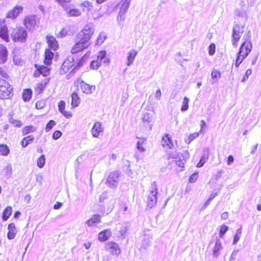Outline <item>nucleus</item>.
Listing matches in <instances>:
<instances>
[{
    "instance_id": "nucleus-4",
    "label": "nucleus",
    "mask_w": 261,
    "mask_h": 261,
    "mask_svg": "<svg viewBox=\"0 0 261 261\" xmlns=\"http://www.w3.org/2000/svg\"><path fill=\"white\" fill-rule=\"evenodd\" d=\"M158 189L155 182L151 184L149 194L147 198V206L151 208L155 206L157 202Z\"/></svg>"
},
{
    "instance_id": "nucleus-7",
    "label": "nucleus",
    "mask_w": 261,
    "mask_h": 261,
    "mask_svg": "<svg viewBox=\"0 0 261 261\" xmlns=\"http://www.w3.org/2000/svg\"><path fill=\"white\" fill-rule=\"evenodd\" d=\"M40 19L36 15H30L26 17L23 21V24L29 30H34L38 27Z\"/></svg>"
},
{
    "instance_id": "nucleus-30",
    "label": "nucleus",
    "mask_w": 261,
    "mask_h": 261,
    "mask_svg": "<svg viewBox=\"0 0 261 261\" xmlns=\"http://www.w3.org/2000/svg\"><path fill=\"white\" fill-rule=\"evenodd\" d=\"M71 107L72 108H74L79 106L80 103V99L77 95L75 92L73 93L71 95Z\"/></svg>"
},
{
    "instance_id": "nucleus-27",
    "label": "nucleus",
    "mask_w": 261,
    "mask_h": 261,
    "mask_svg": "<svg viewBox=\"0 0 261 261\" xmlns=\"http://www.w3.org/2000/svg\"><path fill=\"white\" fill-rule=\"evenodd\" d=\"M106 50L100 51L97 57V60L100 61L102 63L103 62L106 65H108L110 62L109 58H106Z\"/></svg>"
},
{
    "instance_id": "nucleus-21",
    "label": "nucleus",
    "mask_w": 261,
    "mask_h": 261,
    "mask_svg": "<svg viewBox=\"0 0 261 261\" xmlns=\"http://www.w3.org/2000/svg\"><path fill=\"white\" fill-rule=\"evenodd\" d=\"M7 49L6 47L0 44V63H4L7 60Z\"/></svg>"
},
{
    "instance_id": "nucleus-53",
    "label": "nucleus",
    "mask_w": 261,
    "mask_h": 261,
    "mask_svg": "<svg viewBox=\"0 0 261 261\" xmlns=\"http://www.w3.org/2000/svg\"><path fill=\"white\" fill-rule=\"evenodd\" d=\"M215 53V45L211 44L208 47V54L211 56L214 55Z\"/></svg>"
},
{
    "instance_id": "nucleus-29",
    "label": "nucleus",
    "mask_w": 261,
    "mask_h": 261,
    "mask_svg": "<svg viewBox=\"0 0 261 261\" xmlns=\"http://www.w3.org/2000/svg\"><path fill=\"white\" fill-rule=\"evenodd\" d=\"M204 151L205 152V153H205L204 155H203L201 157L200 161L197 165V167L198 168L202 167L203 166L204 164L207 161V160L208 159V156H209L208 155V151H209L208 148L204 149Z\"/></svg>"
},
{
    "instance_id": "nucleus-19",
    "label": "nucleus",
    "mask_w": 261,
    "mask_h": 261,
    "mask_svg": "<svg viewBox=\"0 0 261 261\" xmlns=\"http://www.w3.org/2000/svg\"><path fill=\"white\" fill-rule=\"evenodd\" d=\"M111 234L112 232L110 229H106L99 233L98 239L100 242L106 241L111 237Z\"/></svg>"
},
{
    "instance_id": "nucleus-5",
    "label": "nucleus",
    "mask_w": 261,
    "mask_h": 261,
    "mask_svg": "<svg viewBox=\"0 0 261 261\" xmlns=\"http://www.w3.org/2000/svg\"><path fill=\"white\" fill-rule=\"evenodd\" d=\"M176 155V153H172L169 154V158H172L174 159L173 160V162L179 167L184 168L187 160L189 158L190 155L188 151L187 150L184 151L180 154V156L178 159L175 157Z\"/></svg>"
},
{
    "instance_id": "nucleus-50",
    "label": "nucleus",
    "mask_w": 261,
    "mask_h": 261,
    "mask_svg": "<svg viewBox=\"0 0 261 261\" xmlns=\"http://www.w3.org/2000/svg\"><path fill=\"white\" fill-rule=\"evenodd\" d=\"M56 125V122L54 120H50L47 124L45 128L46 132H49Z\"/></svg>"
},
{
    "instance_id": "nucleus-43",
    "label": "nucleus",
    "mask_w": 261,
    "mask_h": 261,
    "mask_svg": "<svg viewBox=\"0 0 261 261\" xmlns=\"http://www.w3.org/2000/svg\"><path fill=\"white\" fill-rule=\"evenodd\" d=\"M40 72L44 76H46L49 74L50 68L44 66H39Z\"/></svg>"
},
{
    "instance_id": "nucleus-31",
    "label": "nucleus",
    "mask_w": 261,
    "mask_h": 261,
    "mask_svg": "<svg viewBox=\"0 0 261 261\" xmlns=\"http://www.w3.org/2000/svg\"><path fill=\"white\" fill-rule=\"evenodd\" d=\"M146 144V139L144 138H139V141L137 143V148L139 151L141 152H144L145 149L144 146Z\"/></svg>"
},
{
    "instance_id": "nucleus-58",
    "label": "nucleus",
    "mask_w": 261,
    "mask_h": 261,
    "mask_svg": "<svg viewBox=\"0 0 261 261\" xmlns=\"http://www.w3.org/2000/svg\"><path fill=\"white\" fill-rule=\"evenodd\" d=\"M197 177H198V174L194 173L190 177L189 181L190 182H194L197 180Z\"/></svg>"
},
{
    "instance_id": "nucleus-2",
    "label": "nucleus",
    "mask_w": 261,
    "mask_h": 261,
    "mask_svg": "<svg viewBox=\"0 0 261 261\" xmlns=\"http://www.w3.org/2000/svg\"><path fill=\"white\" fill-rule=\"evenodd\" d=\"M12 40L15 42L24 43L28 38V33L25 28L21 27H16L13 28L10 33Z\"/></svg>"
},
{
    "instance_id": "nucleus-44",
    "label": "nucleus",
    "mask_w": 261,
    "mask_h": 261,
    "mask_svg": "<svg viewBox=\"0 0 261 261\" xmlns=\"http://www.w3.org/2000/svg\"><path fill=\"white\" fill-rule=\"evenodd\" d=\"M189 99L188 97H185L183 99L181 111L185 112L188 109Z\"/></svg>"
},
{
    "instance_id": "nucleus-13",
    "label": "nucleus",
    "mask_w": 261,
    "mask_h": 261,
    "mask_svg": "<svg viewBox=\"0 0 261 261\" xmlns=\"http://www.w3.org/2000/svg\"><path fill=\"white\" fill-rule=\"evenodd\" d=\"M73 62L74 59L73 57H68L66 59L61 67L60 73L64 74L67 72L74 65Z\"/></svg>"
},
{
    "instance_id": "nucleus-60",
    "label": "nucleus",
    "mask_w": 261,
    "mask_h": 261,
    "mask_svg": "<svg viewBox=\"0 0 261 261\" xmlns=\"http://www.w3.org/2000/svg\"><path fill=\"white\" fill-rule=\"evenodd\" d=\"M67 34V30L65 29H63L59 33L58 36L61 38L65 37Z\"/></svg>"
},
{
    "instance_id": "nucleus-28",
    "label": "nucleus",
    "mask_w": 261,
    "mask_h": 261,
    "mask_svg": "<svg viewBox=\"0 0 261 261\" xmlns=\"http://www.w3.org/2000/svg\"><path fill=\"white\" fill-rule=\"evenodd\" d=\"M65 10L67 11V15L68 17H77L81 15V12L78 9H70L68 10L66 7Z\"/></svg>"
},
{
    "instance_id": "nucleus-15",
    "label": "nucleus",
    "mask_w": 261,
    "mask_h": 261,
    "mask_svg": "<svg viewBox=\"0 0 261 261\" xmlns=\"http://www.w3.org/2000/svg\"><path fill=\"white\" fill-rule=\"evenodd\" d=\"M161 144L166 148L171 149L174 146L173 143L168 134H166L162 137Z\"/></svg>"
},
{
    "instance_id": "nucleus-40",
    "label": "nucleus",
    "mask_w": 261,
    "mask_h": 261,
    "mask_svg": "<svg viewBox=\"0 0 261 261\" xmlns=\"http://www.w3.org/2000/svg\"><path fill=\"white\" fill-rule=\"evenodd\" d=\"M142 121L144 123L149 124L152 122V116L149 113H145L142 116Z\"/></svg>"
},
{
    "instance_id": "nucleus-3",
    "label": "nucleus",
    "mask_w": 261,
    "mask_h": 261,
    "mask_svg": "<svg viewBox=\"0 0 261 261\" xmlns=\"http://www.w3.org/2000/svg\"><path fill=\"white\" fill-rule=\"evenodd\" d=\"M252 49V44L250 41H245L241 46L236 60L235 66L238 67L240 64L249 55Z\"/></svg>"
},
{
    "instance_id": "nucleus-22",
    "label": "nucleus",
    "mask_w": 261,
    "mask_h": 261,
    "mask_svg": "<svg viewBox=\"0 0 261 261\" xmlns=\"http://www.w3.org/2000/svg\"><path fill=\"white\" fill-rule=\"evenodd\" d=\"M54 53L50 50L49 49H47L45 51V59L44 61V64L49 65L52 63V60L54 57Z\"/></svg>"
},
{
    "instance_id": "nucleus-62",
    "label": "nucleus",
    "mask_w": 261,
    "mask_h": 261,
    "mask_svg": "<svg viewBox=\"0 0 261 261\" xmlns=\"http://www.w3.org/2000/svg\"><path fill=\"white\" fill-rule=\"evenodd\" d=\"M241 237V236L238 234H235L234 236L233 240V244H236L237 242L239 241Z\"/></svg>"
},
{
    "instance_id": "nucleus-39",
    "label": "nucleus",
    "mask_w": 261,
    "mask_h": 261,
    "mask_svg": "<svg viewBox=\"0 0 261 261\" xmlns=\"http://www.w3.org/2000/svg\"><path fill=\"white\" fill-rule=\"evenodd\" d=\"M211 76L215 82H217L221 78V74L219 71L213 69L211 72Z\"/></svg>"
},
{
    "instance_id": "nucleus-38",
    "label": "nucleus",
    "mask_w": 261,
    "mask_h": 261,
    "mask_svg": "<svg viewBox=\"0 0 261 261\" xmlns=\"http://www.w3.org/2000/svg\"><path fill=\"white\" fill-rule=\"evenodd\" d=\"M235 14L237 16L241 17L245 19H247V13L246 11L242 7L241 9H237L235 10Z\"/></svg>"
},
{
    "instance_id": "nucleus-10",
    "label": "nucleus",
    "mask_w": 261,
    "mask_h": 261,
    "mask_svg": "<svg viewBox=\"0 0 261 261\" xmlns=\"http://www.w3.org/2000/svg\"><path fill=\"white\" fill-rule=\"evenodd\" d=\"M75 84L77 87H80L82 92L87 94L92 93L96 89L94 85H90L82 81L81 79H78L75 82Z\"/></svg>"
},
{
    "instance_id": "nucleus-24",
    "label": "nucleus",
    "mask_w": 261,
    "mask_h": 261,
    "mask_svg": "<svg viewBox=\"0 0 261 261\" xmlns=\"http://www.w3.org/2000/svg\"><path fill=\"white\" fill-rule=\"evenodd\" d=\"M80 6L82 8L83 11L86 12L92 11L93 8L92 3L88 1H84Z\"/></svg>"
},
{
    "instance_id": "nucleus-8",
    "label": "nucleus",
    "mask_w": 261,
    "mask_h": 261,
    "mask_svg": "<svg viewBox=\"0 0 261 261\" xmlns=\"http://www.w3.org/2000/svg\"><path fill=\"white\" fill-rule=\"evenodd\" d=\"M131 0H122L117 5L120 10L117 16L118 21H122L125 19V14L129 7Z\"/></svg>"
},
{
    "instance_id": "nucleus-56",
    "label": "nucleus",
    "mask_w": 261,
    "mask_h": 261,
    "mask_svg": "<svg viewBox=\"0 0 261 261\" xmlns=\"http://www.w3.org/2000/svg\"><path fill=\"white\" fill-rule=\"evenodd\" d=\"M59 110L61 113L65 110V102L64 101H60L58 103Z\"/></svg>"
},
{
    "instance_id": "nucleus-32",
    "label": "nucleus",
    "mask_w": 261,
    "mask_h": 261,
    "mask_svg": "<svg viewBox=\"0 0 261 261\" xmlns=\"http://www.w3.org/2000/svg\"><path fill=\"white\" fill-rule=\"evenodd\" d=\"M34 137L33 136H28L24 137L21 141V145L22 147H26L30 143L33 142Z\"/></svg>"
},
{
    "instance_id": "nucleus-1",
    "label": "nucleus",
    "mask_w": 261,
    "mask_h": 261,
    "mask_svg": "<svg viewBox=\"0 0 261 261\" xmlns=\"http://www.w3.org/2000/svg\"><path fill=\"white\" fill-rule=\"evenodd\" d=\"M95 30L92 23H88L75 36V43L71 49L73 54L88 48L91 44L90 39Z\"/></svg>"
},
{
    "instance_id": "nucleus-55",
    "label": "nucleus",
    "mask_w": 261,
    "mask_h": 261,
    "mask_svg": "<svg viewBox=\"0 0 261 261\" xmlns=\"http://www.w3.org/2000/svg\"><path fill=\"white\" fill-rule=\"evenodd\" d=\"M238 252H239V251L236 250H234L232 251V252L230 255V257L229 258V261H234L235 260V259L237 258Z\"/></svg>"
},
{
    "instance_id": "nucleus-61",
    "label": "nucleus",
    "mask_w": 261,
    "mask_h": 261,
    "mask_svg": "<svg viewBox=\"0 0 261 261\" xmlns=\"http://www.w3.org/2000/svg\"><path fill=\"white\" fill-rule=\"evenodd\" d=\"M61 113L67 118H69L72 116L70 112L65 111V110L62 112Z\"/></svg>"
},
{
    "instance_id": "nucleus-20",
    "label": "nucleus",
    "mask_w": 261,
    "mask_h": 261,
    "mask_svg": "<svg viewBox=\"0 0 261 261\" xmlns=\"http://www.w3.org/2000/svg\"><path fill=\"white\" fill-rule=\"evenodd\" d=\"M8 229L9 230L7 234V237L8 239H13L15 238L17 232L15 224L13 223L9 224L8 227Z\"/></svg>"
},
{
    "instance_id": "nucleus-17",
    "label": "nucleus",
    "mask_w": 261,
    "mask_h": 261,
    "mask_svg": "<svg viewBox=\"0 0 261 261\" xmlns=\"http://www.w3.org/2000/svg\"><path fill=\"white\" fill-rule=\"evenodd\" d=\"M103 132V128L101 127V123L98 122L94 123L93 127L91 129V133L93 137L97 138L99 133Z\"/></svg>"
},
{
    "instance_id": "nucleus-37",
    "label": "nucleus",
    "mask_w": 261,
    "mask_h": 261,
    "mask_svg": "<svg viewBox=\"0 0 261 261\" xmlns=\"http://www.w3.org/2000/svg\"><path fill=\"white\" fill-rule=\"evenodd\" d=\"M12 207L10 206H7L4 211L3 215V219L4 221H6L8 219L10 216L12 214Z\"/></svg>"
},
{
    "instance_id": "nucleus-63",
    "label": "nucleus",
    "mask_w": 261,
    "mask_h": 261,
    "mask_svg": "<svg viewBox=\"0 0 261 261\" xmlns=\"http://www.w3.org/2000/svg\"><path fill=\"white\" fill-rule=\"evenodd\" d=\"M35 67L37 68V70L35 71L34 73V75L35 77H38L40 74H41L39 67H38L37 65H35Z\"/></svg>"
},
{
    "instance_id": "nucleus-47",
    "label": "nucleus",
    "mask_w": 261,
    "mask_h": 261,
    "mask_svg": "<svg viewBox=\"0 0 261 261\" xmlns=\"http://www.w3.org/2000/svg\"><path fill=\"white\" fill-rule=\"evenodd\" d=\"M0 77L4 79H8L9 77V75L5 66L0 67Z\"/></svg>"
},
{
    "instance_id": "nucleus-25",
    "label": "nucleus",
    "mask_w": 261,
    "mask_h": 261,
    "mask_svg": "<svg viewBox=\"0 0 261 261\" xmlns=\"http://www.w3.org/2000/svg\"><path fill=\"white\" fill-rule=\"evenodd\" d=\"M138 53L137 51L135 49H132L128 53V55L127 57V65L130 66L131 65L137 56Z\"/></svg>"
},
{
    "instance_id": "nucleus-16",
    "label": "nucleus",
    "mask_w": 261,
    "mask_h": 261,
    "mask_svg": "<svg viewBox=\"0 0 261 261\" xmlns=\"http://www.w3.org/2000/svg\"><path fill=\"white\" fill-rule=\"evenodd\" d=\"M46 40L49 48L54 50H57L59 48V44L56 39L52 36H47Z\"/></svg>"
},
{
    "instance_id": "nucleus-57",
    "label": "nucleus",
    "mask_w": 261,
    "mask_h": 261,
    "mask_svg": "<svg viewBox=\"0 0 261 261\" xmlns=\"http://www.w3.org/2000/svg\"><path fill=\"white\" fill-rule=\"evenodd\" d=\"M62 135V133L59 130H56L54 132L53 135V138L54 140L58 139Z\"/></svg>"
},
{
    "instance_id": "nucleus-11",
    "label": "nucleus",
    "mask_w": 261,
    "mask_h": 261,
    "mask_svg": "<svg viewBox=\"0 0 261 261\" xmlns=\"http://www.w3.org/2000/svg\"><path fill=\"white\" fill-rule=\"evenodd\" d=\"M244 27L236 24L233 27L232 33V44L235 46H237V42L240 40L244 32Z\"/></svg>"
},
{
    "instance_id": "nucleus-18",
    "label": "nucleus",
    "mask_w": 261,
    "mask_h": 261,
    "mask_svg": "<svg viewBox=\"0 0 261 261\" xmlns=\"http://www.w3.org/2000/svg\"><path fill=\"white\" fill-rule=\"evenodd\" d=\"M222 245L221 241L219 239H217L216 241L215 244L213 251V256L217 258L220 254V251L222 249Z\"/></svg>"
},
{
    "instance_id": "nucleus-48",
    "label": "nucleus",
    "mask_w": 261,
    "mask_h": 261,
    "mask_svg": "<svg viewBox=\"0 0 261 261\" xmlns=\"http://www.w3.org/2000/svg\"><path fill=\"white\" fill-rule=\"evenodd\" d=\"M228 229V227L225 225H222L220 226V230H219V236L220 238H223L224 234L226 232V231Z\"/></svg>"
},
{
    "instance_id": "nucleus-52",
    "label": "nucleus",
    "mask_w": 261,
    "mask_h": 261,
    "mask_svg": "<svg viewBox=\"0 0 261 261\" xmlns=\"http://www.w3.org/2000/svg\"><path fill=\"white\" fill-rule=\"evenodd\" d=\"M64 9L66 8V4L69 3L71 0H56Z\"/></svg>"
},
{
    "instance_id": "nucleus-51",
    "label": "nucleus",
    "mask_w": 261,
    "mask_h": 261,
    "mask_svg": "<svg viewBox=\"0 0 261 261\" xmlns=\"http://www.w3.org/2000/svg\"><path fill=\"white\" fill-rule=\"evenodd\" d=\"M9 122L16 127H20L22 125V123L20 120H15L13 118L10 119Z\"/></svg>"
},
{
    "instance_id": "nucleus-14",
    "label": "nucleus",
    "mask_w": 261,
    "mask_h": 261,
    "mask_svg": "<svg viewBox=\"0 0 261 261\" xmlns=\"http://www.w3.org/2000/svg\"><path fill=\"white\" fill-rule=\"evenodd\" d=\"M22 10L23 8L21 6H16L13 10H11L8 12L7 17L11 19H15L20 13L22 12Z\"/></svg>"
},
{
    "instance_id": "nucleus-33",
    "label": "nucleus",
    "mask_w": 261,
    "mask_h": 261,
    "mask_svg": "<svg viewBox=\"0 0 261 261\" xmlns=\"http://www.w3.org/2000/svg\"><path fill=\"white\" fill-rule=\"evenodd\" d=\"M12 173V166L8 164L3 170V174L7 177L9 178Z\"/></svg>"
},
{
    "instance_id": "nucleus-54",
    "label": "nucleus",
    "mask_w": 261,
    "mask_h": 261,
    "mask_svg": "<svg viewBox=\"0 0 261 261\" xmlns=\"http://www.w3.org/2000/svg\"><path fill=\"white\" fill-rule=\"evenodd\" d=\"M128 98V94L127 93H122V98L121 100V105L123 106Z\"/></svg>"
},
{
    "instance_id": "nucleus-59",
    "label": "nucleus",
    "mask_w": 261,
    "mask_h": 261,
    "mask_svg": "<svg viewBox=\"0 0 261 261\" xmlns=\"http://www.w3.org/2000/svg\"><path fill=\"white\" fill-rule=\"evenodd\" d=\"M45 103L43 101H38L36 103V107L38 109H42L44 107Z\"/></svg>"
},
{
    "instance_id": "nucleus-6",
    "label": "nucleus",
    "mask_w": 261,
    "mask_h": 261,
    "mask_svg": "<svg viewBox=\"0 0 261 261\" xmlns=\"http://www.w3.org/2000/svg\"><path fill=\"white\" fill-rule=\"evenodd\" d=\"M12 88L5 80H0V98L8 99L10 97Z\"/></svg>"
},
{
    "instance_id": "nucleus-23",
    "label": "nucleus",
    "mask_w": 261,
    "mask_h": 261,
    "mask_svg": "<svg viewBox=\"0 0 261 261\" xmlns=\"http://www.w3.org/2000/svg\"><path fill=\"white\" fill-rule=\"evenodd\" d=\"M0 37L7 42L9 41L8 28L4 24L0 29Z\"/></svg>"
},
{
    "instance_id": "nucleus-34",
    "label": "nucleus",
    "mask_w": 261,
    "mask_h": 261,
    "mask_svg": "<svg viewBox=\"0 0 261 261\" xmlns=\"http://www.w3.org/2000/svg\"><path fill=\"white\" fill-rule=\"evenodd\" d=\"M36 130V127L33 125L27 126L22 128V133L23 135H25L30 133L34 132Z\"/></svg>"
},
{
    "instance_id": "nucleus-64",
    "label": "nucleus",
    "mask_w": 261,
    "mask_h": 261,
    "mask_svg": "<svg viewBox=\"0 0 261 261\" xmlns=\"http://www.w3.org/2000/svg\"><path fill=\"white\" fill-rule=\"evenodd\" d=\"M155 97L158 100H160L161 99V90L160 89L156 91L155 94Z\"/></svg>"
},
{
    "instance_id": "nucleus-45",
    "label": "nucleus",
    "mask_w": 261,
    "mask_h": 261,
    "mask_svg": "<svg viewBox=\"0 0 261 261\" xmlns=\"http://www.w3.org/2000/svg\"><path fill=\"white\" fill-rule=\"evenodd\" d=\"M48 82V81H47L46 82H44V83H38L36 86V91L38 92V93L42 92L45 89L46 85Z\"/></svg>"
},
{
    "instance_id": "nucleus-49",
    "label": "nucleus",
    "mask_w": 261,
    "mask_h": 261,
    "mask_svg": "<svg viewBox=\"0 0 261 261\" xmlns=\"http://www.w3.org/2000/svg\"><path fill=\"white\" fill-rule=\"evenodd\" d=\"M101 65L100 61H93L91 63V67L93 69H97Z\"/></svg>"
},
{
    "instance_id": "nucleus-36",
    "label": "nucleus",
    "mask_w": 261,
    "mask_h": 261,
    "mask_svg": "<svg viewBox=\"0 0 261 261\" xmlns=\"http://www.w3.org/2000/svg\"><path fill=\"white\" fill-rule=\"evenodd\" d=\"M32 92L30 89H25L23 91L22 94V98L24 101H28L32 97Z\"/></svg>"
},
{
    "instance_id": "nucleus-9",
    "label": "nucleus",
    "mask_w": 261,
    "mask_h": 261,
    "mask_svg": "<svg viewBox=\"0 0 261 261\" xmlns=\"http://www.w3.org/2000/svg\"><path fill=\"white\" fill-rule=\"evenodd\" d=\"M119 174L117 171L110 173L107 179L106 185L110 188H116L119 184Z\"/></svg>"
},
{
    "instance_id": "nucleus-46",
    "label": "nucleus",
    "mask_w": 261,
    "mask_h": 261,
    "mask_svg": "<svg viewBox=\"0 0 261 261\" xmlns=\"http://www.w3.org/2000/svg\"><path fill=\"white\" fill-rule=\"evenodd\" d=\"M199 136V133H194L190 134L187 139L185 140V142L189 144L194 139H196Z\"/></svg>"
},
{
    "instance_id": "nucleus-12",
    "label": "nucleus",
    "mask_w": 261,
    "mask_h": 261,
    "mask_svg": "<svg viewBox=\"0 0 261 261\" xmlns=\"http://www.w3.org/2000/svg\"><path fill=\"white\" fill-rule=\"evenodd\" d=\"M105 249L112 255L118 256L120 253V249L117 244L114 242H109L105 244Z\"/></svg>"
},
{
    "instance_id": "nucleus-35",
    "label": "nucleus",
    "mask_w": 261,
    "mask_h": 261,
    "mask_svg": "<svg viewBox=\"0 0 261 261\" xmlns=\"http://www.w3.org/2000/svg\"><path fill=\"white\" fill-rule=\"evenodd\" d=\"M107 38V35L105 33L102 32L99 34L96 41V45H101Z\"/></svg>"
},
{
    "instance_id": "nucleus-42",
    "label": "nucleus",
    "mask_w": 261,
    "mask_h": 261,
    "mask_svg": "<svg viewBox=\"0 0 261 261\" xmlns=\"http://www.w3.org/2000/svg\"><path fill=\"white\" fill-rule=\"evenodd\" d=\"M45 157L44 155H41L37 160V166L40 168H42L45 164Z\"/></svg>"
},
{
    "instance_id": "nucleus-41",
    "label": "nucleus",
    "mask_w": 261,
    "mask_h": 261,
    "mask_svg": "<svg viewBox=\"0 0 261 261\" xmlns=\"http://www.w3.org/2000/svg\"><path fill=\"white\" fill-rule=\"evenodd\" d=\"M9 153V149L7 145L0 144V154L2 155H7Z\"/></svg>"
},
{
    "instance_id": "nucleus-26",
    "label": "nucleus",
    "mask_w": 261,
    "mask_h": 261,
    "mask_svg": "<svg viewBox=\"0 0 261 261\" xmlns=\"http://www.w3.org/2000/svg\"><path fill=\"white\" fill-rule=\"evenodd\" d=\"M100 222V216L99 215H94L90 219L86 221V224L89 226H92L95 224L98 223Z\"/></svg>"
}]
</instances>
